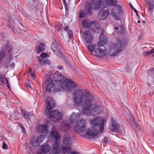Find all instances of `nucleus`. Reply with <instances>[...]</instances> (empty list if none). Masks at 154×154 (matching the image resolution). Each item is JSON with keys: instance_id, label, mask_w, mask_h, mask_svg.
Listing matches in <instances>:
<instances>
[{"instance_id": "f257e3e1", "label": "nucleus", "mask_w": 154, "mask_h": 154, "mask_svg": "<svg viewBox=\"0 0 154 154\" xmlns=\"http://www.w3.org/2000/svg\"><path fill=\"white\" fill-rule=\"evenodd\" d=\"M83 93L80 90L75 91L73 97V100L75 106H80L83 100H85L82 110L83 115H91L95 116L101 112L103 107L101 106H96L93 105L92 101L93 96L90 94L88 91L85 90Z\"/></svg>"}, {"instance_id": "f03ea898", "label": "nucleus", "mask_w": 154, "mask_h": 154, "mask_svg": "<svg viewBox=\"0 0 154 154\" xmlns=\"http://www.w3.org/2000/svg\"><path fill=\"white\" fill-rule=\"evenodd\" d=\"M45 102L47 105L45 110V115L51 121L54 122H58L63 117V113L62 111L58 110L50 111V110L53 108L55 105V103L51 97L46 98Z\"/></svg>"}, {"instance_id": "7ed1b4c3", "label": "nucleus", "mask_w": 154, "mask_h": 154, "mask_svg": "<svg viewBox=\"0 0 154 154\" xmlns=\"http://www.w3.org/2000/svg\"><path fill=\"white\" fill-rule=\"evenodd\" d=\"M103 1L101 0H95L92 3L88 2L86 3L85 11H81L80 13L79 17L82 18L86 14H90L92 13V8L95 10H100L103 7Z\"/></svg>"}, {"instance_id": "20e7f679", "label": "nucleus", "mask_w": 154, "mask_h": 154, "mask_svg": "<svg viewBox=\"0 0 154 154\" xmlns=\"http://www.w3.org/2000/svg\"><path fill=\"white\" fill-rule=\"evenodd\" d=\"M75 82L70 79H65L60 84L57 83L54 86V92L55 93L63 90H70L72 88L76 87Z\"/></svg>"}, {"instance_id": "39448f33", "label": "nucleus", "mask_w": 154, "mask_h": 154, "mask_svg": "<svg viewBox=\"0 0 154 154\" xmlns=\"http://www.w3.org/2000/svg\"><path fill=\"white\" fill-rule=\"evenodd\" d=\"M104 37L103 35H101L100 37V41L97 44V48L94 50V55L98 57H103L107 54V51L104 46V45L106 43V40L103 39Z\"/></svg>"}, {"instance_id": "423d86ee", "label": "nucleus", "mask_w": 154, "mask_h": 154, "mask_svg": "<svg viewBox=\"0 0 154 154\" xmlns=\"http://www.w3.org/2000/svg\"><path fill=\"white\" fill-rule=\"evenodd\" d=\"M51 135L54 139V142L52 146L51 154H57L60 151L59 149V140L60 138L59 133L55 128H53L51 132Z\"/></svg>"}, {"instance_id": "0eeeda50", "label": "nucleus", "mask_w": 154, "mask_h": 154, "mask_svg": "<svg viewBox=\"0 0 154 154\" xmlns=\"http://www.w3.org/2000/svg\"><path fill=\"white\" fill-rule=\"evenodd\" d=\"M86 122L85 119H81L77 121L74 130L78 134L83 135L86 132Z\"/></svg>"}, {"instance_id": "6e6552de", "label": "nucleus", "mask_w": 154, "mask_h": 154, "mask_svg": "<svg viewBox=\"0 0 154 154\" xmlns=\"http://www.w3.org/2000/svg\"><path fill=\"white\" fill-rule=\"evenodd\" d=\"M82 25L85 28L90 29L94 32L99 33L101 32L100 24L97 21L87 23L84 21L82 23Z\"/></svg>"}, {"instance_id": "1a4fd4ad", "label": "nucleus", "mask_w": 154, "mask_h": 154, "mask_svg": "<svg viewBox=\"0 0 154 154\" xmlns=\"http://www.w3.org/2000/svg\"><path fill=\"white\" fill-rule=\"evenodd\" d=\"M90 122L91 125L94 127L99 126V131L100 133L103 132L104 130V120L98 117L94 118L90 120Z\"/></svg>"}, {"instance_id": "9d476101", "label": "nucleus", "mask_w": 154, "mask_h": 154, "mask_svg": "<svg viewBox=\"0 0 154 154\" xmlns=\"http://www.w3.org/2000/svg\"><path fill=\"white\" fill-rule=\"evenodd\" d=\"M114 7V8L110 10V14L113 17H115L118 14L120 15L122 13L123 9L119 5H117Z\"/></svg>"}, {"instance_id": "9b49d317", "label": "nucleus", "mask_w": 154, "mask_h": 154, "mask_svg": "<svg viewBox=\"0 0 154 154\" xmlns=\"http://www.w3.org/2000/svg\"><path fill=\"white\" fill-rule=\"evenodd\" d=\"M60 44L57 43L55 41H53L52 44L51 45V48L53 52L56 54L57 56H62V53L60 50Z\"/></svg>"}, {"instance_id": "f8f14e48", "label": "nucleus", "mask_w": 154, "mask_h": 154, "mask_svg": "<svg viewBox=\"0 0 154 154\" xmlns=\"http://www.w3.org/2000/svg\"><path fill=\"white\" fill-rule=\"evenodd\" d=\"M117 0H104L103 7L107 8L110 6H115L117 5Z\"/></svg>"}, {"instance_id": "ddd939ff", "label": "nucleus", "mask_w": 154, "mask_h": 154, "mask_svg": "<svg viewBox=\"0 0 154 154\" xmlns=\"http://www.w3.org/2000/svg\"><path fill=\"white\" fill-rule=\"evenodd\" d=\"M79 112L75 113L72 112L70 116L69 120L71 123H73L75 121L77 122L78 120L81 117V112L80 111H79Z\"/></svg>"}, {"instance_id": "4468645a", "label": "nucleus", "mask_w": 154, "mask_h": 154, "mask_svg": "<svg viewBox=\"0 0 154 154\" xmlns=\"http://www.w3.org/2000/svg\"><path fill=\"white\" fill-rule=\"evenodd\" d=\"M44 139V137L42 135H39L36 138L35 137H33L32 140V145L33 146H38L40 144L42 140Z\"/></svg>"}, {"instance_id": "2eb2a0df", "label": "nucleus", "mask_w": 154, "mask_h": 154, "mask_svg": "<svg viewBox=\"0 0 154 154\" xmlns=\"http://www.w3.org/2000/svg\"><path fill=\"white\" fill-rule=\"evenodd\" d=\"M124 45L123 41L120 39H117V42L113 44L111 46L116 50L120 52L122 49V45Z\"/></svg>"}, {"instance_id": "dca6fc26", "label": "nucleus", "mask_w": 154, "mask_h": 154, "mask_svg": "<svg viewBox=\"0 0 154 154\" xmlns=\"http://www.w3.org/2000/svg\"><path fill=\"white\" fill-rule=\"evenodd\" d=\"M83 35L87 43H91L92 42L93 40V36L89 31H85L83 33Z\"/></svg>"}, {"instance_id": "f3484780", "label": "nucleus", "mask_w": 154, "mask_h": 154, "mask_svg": "<svg viewBox=\"0 0 154 154\" xmlns=\"http://www.w3.org/2000/svg\"><path fill=\"white\" fill-rule=\"evenodd\" d=\"M111 122H112V125L110 126L109 130L111 132H113L115 131H119L120 126L116 122L113 118H111Z\"/></svg>"}, {"instance_id": "a211bd4d", "label": "nucleus", "mask_w": 154, "mask_h": 154, "mask_svg": "<svg viewBox=\"0 0 154 154\" xmlns=\"http://www.w3.org/2000/svg\"><path fill=\"white\" fill-rule=\"evenodd\" d=\"M98 131L97 129L91 127L88 130V131L85 132V134L83 136L85 135H88L91 137H94L96 136L98 134Z\"/></svg>"}, {"instance_id": "6ab92c4d", "label": "nucleus", "mask_w": 154, "mask_h": 154, "mask_svg": "<svg viewBox=\"0 0 154 154\" xmlns=\"http://www.w3.org/2000/svg\"><path fill=\"white\" fill-rule=\"evenodd\" d=\"M109 14V11L108 10L106 11L103 10L101 11L97 15L98 19L100 20H103L108 17Z\"/></svg>"}, {"instance_id": "aec40b11", "label": "nucleus", "mask_w": 154, "mask_h": 154, "mask_svg": "<svg viewBox=\"0 0 154 154\" xmlns=\"http://www.w3.org/2000/svg\"><path fill=\"white\" fill-rule=\"evenodd\" d=\"M46 87L45 88L46 91L47 92H51L52 88L53 86V82L51 79L49 78L47 79L45 82Z\"/></svg>"}, {"instance_id": "412c9836", "label": "nucleus", "mask_w": 154, "mask_h": 154, "mask_svg": "<svg viewBox=\"0 0 154 154\" xmlns=\"http://www.w3.org/2000/svg\"><path fill=\"white\" fill-rule=\"evenodd\" d=\"M51 148L48 145L43 146L37 152L38 154H45L48 152Z\"/></svg>"}, {"instance_id": "4be33fe9", "label": "nucleus", "mask_w": 154, "mask_h": 154, "mask_svg": "<svg viewBox=\"0 0 154 154\" xmlns=\"http://www.w3.org/2000/svg\"><path fill=\"white\" fill-rule=\"evenodd\" d=\"M37 131L40 133H43L45 132L46 133H48L47 125L46 124L38 126L36 128Z\"/></svg>"}, {"instance_id": "5701e85b", "label": "nucleus", "mask_w": 154, "mask_h": 154, "mask_svg": "<svg viewBox=\"0 0 154 154\" xmlns=\"http://www.w3.org/2000/svg\"><path fill=\"white\" fill-rule=\"evenodd\" d=\"M54 79L55 82H60L64 79V76L60 73H55L54 75Z\"/></svg>"}, {"instance_id": "b1692460", "label": "nucleus", "mask_w": 154, "mask_h": 154, "mask_svg": "<svg viewBox=\"0 0 154 154\" xmlns=\"http://www.w3.org/2000/svg\"><path fill=\"white\" fill-rule=\"evenodd\" d=\"M71 137L69 135H66L63 140V143L66 145H70L71 144Z\"/></svg>"}, {"instance_id": "393cba45", "label": "nucleus", "mask_w": 154, "mask_h": 154, "mask_svg": "<svg viewBox=\"0 0 154 154\" xmlns=\"http://www.w3.org/2000/svg\"><path fill=\"white\" fill-rule=\"evenodd\" d=\"M5 81L6 84L7 85L8 87L9 88H10V86L9 84L8 81L7 79L6 78L5 76L2 75H0V82L2 83V85L5 84Z\"/></svg>"}, {"instance_id": "a878e982", "label": "nucleus", "mask_w": 154, "mask_h": 154, "mask_svg": "<svg viewBox=\"0 0 154 154\" xmlns=\"http://www.w3.org/2000/svg\"><path fill=\"white\" fill-rule=\"evenodd\" d=\"M61 149H59L60 147H59V149L60 150V151L59 152L57 153V154H59V153L62 151L64 153H68L71 150V149L70 147L62 146H61ZM50 154H51V152L50 153Z\"/></svg>"}, {"instance_id": "bb28decb", "label": "nucleus", "mask_w": 154, "mask_h": 154, "mask_svg": "<svg viewBox=\"0 0 154 154\" xmlns=\"http://www.w3.org/2000/svg\"><path fill=\"white\" fill-rule=\"evenodd\" d=\"M61 128L63 131L67 130L69 129L70 125L67 121H64L61 124Z\"/></svg>"}, {"instance_id": "cd10ccee", "label": "nucleus", "mask_w": 154, "mask_h": 154, "mask_svg": "<svg viewBox=\"0 0 154 154\" xmlns=\"http://www.w3.org/2000/svg\"><path fill=\"white\" fill-rule=\"evenodd\" d=\"M119 53L120 52L118 51L114 48L111 45L110 46L109 51V54L110 55L114 56Z\"/></svg>"}, {"instance_id": "c85d7f7f", "label": "nucleus", "mask_w": 154, "mask_h": 154, "mask_svg": "<svg viewBox=\"0 0 154 154\" xmlns=\"http://www.w3.org/2000/svg\"><path fill=\"white\" fill-rule=\"evenodd\" d=\"M64 29L65 31L67 32V33L69 35V38L70 39H71L73 38V35L72 31L71 30L68 29V26H65L64 28Z\"/></svg>"}, {"instance_id": "c756f323", "label": "nucleus", "mask_w": 154, "mask_h": 154, "mask_svg": "<svg viewBox=\"0 0 154 154\" xmlns=\"http://www.w3.org/2000/svg\"><path fill=\"white\" fill-rule=\"evenodd\" d=\"M21 113L23 116L24 117L26 120L29 121V115L28 112H26L25 111L22 110Z\"/></svg>"}, {"instance_id": "7c9ffc66", "label": "nucleus", "mask_w": 154, "mask_h": 154, "mask_svg": "<svg viewBox=\"0 0 154 154\" xmlns=\"http://www.w3.org/2000/svg\"><path fill=\"white\" fill-rule=\"evenodd\" d=\"M39 61L41 64H50L51 62L49 60H47L45 59H39Z\"/></svg>"}, {"instance_id": "2f4dec72", "label": "nucleus", "mask_w": 154, "mask_h": 154, "mask_svg": "<svg viewBox=\"0 0 154 154\" xmlns=\"http://www.w3.org/2000/svg\"><path fill=\"white\" fill-rule=\"evenodd\" d=\"M45 45L43 43H40V44L38 46L37 51L39 52L43 51L45 48Z\"/></svg>"}, {"instance_id": "473e14b6", "label": "nucleus", "mask_w": 154, "mask_h": 154, "mask_svg": "<svg viewBox=\"0 0 154 154\" xmlns=\"http://www.w3.org/2000/svg\"><path fill=\"white\" fill-rule=\"evenodd\" d=\"M95 46L93 45H90L87 47L88 49L91 51L92 54H94V50L95 48Z\"/></svg>"}, {"instance_id": "72a5a7b5", "label": "nucleus", "mask_w": 154, "mask_h": 154, "mask_svg": "<svg viewBox=\"0 0 154 154\" xmlns=\"http://www.w3.org/2000/svg\"><path fill=\"white\" fill-rule=\"evenodd\" d=\"M146 2L147 4L148 5L149 10L150 11H152V9L154 8V5L152 3L150 2L147 0H146Z\"/></svg>"}, {"instance_id": "f704fd0d", "label": "nucleus", "mask_w": 154, "mask_h": 154, "mask_svg": "<svg viewBox=\"0 0 154 154\" xmlns=\"http://www.w3.org/2000/svg\"><path fill=\"white\" fill-rule=\"evenodd\" d=\"M34 71L31 69H29L28 72L29 76L33 79H34Z\"/></svg>"}, {"instance_id": "c9c22d12", "label": "nucleus", "mask_w": 154, "mask_h": 154, "mask_svg": "<svg viewBox=\"0 0 154 154\" xmlns=\"http://www.w3.org/2000/svg\"><path fill=\"white\" fill-rule=\"evenodd\" d=\"M154 53V49L150 50L149 52L144 51L143 52V54L144 56L150 55Z\"/></svg>"}, {"instance_id": "e433bc0d", "label": "nucleus", "mask_w": 154, "mask_h": 154, "mask_svg": "<svg viewBox=\"0 0 154 154\" xmlns=\"http://www.w3.org/2000/svg\"><path fill=\"white\" fill-rule=\"evenodd\" d=\"M130 121L131 122L132 124L135 127L137 126V124L136 122L134 119V118L133 117H131V118L130 119Z\"/></svg>"}, {"instance_id": "4c0bfd02", "label": "nucleus", "mask_w": 154, "mask_h": 154, "mask_svg": "<svg viewBox=\"0 0 154 154\" xmlns=\"http://www.w3.org/2000/svg\"><path fill=\"white\" fill-rule=\"evenodd\" d=\"M129 5L130 6V7H131V9H132L134 10V11L135 12V13H136L137 16V17H139V15H138V14L137 13V10L135 8H134V7H133V5H132V4L131 3L129 2Z\"/></svg>"}, {"instance_id": "58836bf2", "label": "nucleus", "mask_w": 154, "mask_h": 154, "mask_svg": "<svg viewBox=\"0 0 154 154\" xmlns=\"http://www.w3.org/2000/svg\"><path fill=\"white\" fill-rule=\"evenodd\" d=\"M5 52L3 51L0 53V61L5 56Z\"/></svg>"}, {"instance_id": "ea45409f", "label": "nucleus", "mask_w": 154, "mask_h": 154, "mask_svg": "<svg viewBox=\"0 0 154 154\" xmlns=\"http://www.w3.org/2000/svg\"><path fill=\"white\" fill-rule=\"evenodd\" d=\"M2 148L4 149H7L8 148L5 142L2 143Z\"/></svg>"}, {"instance_id": "a19ab883", "label": "nucleus", "mask_w": 154, "mask_h": 154, "mask_svg": "<svg viewBox=\"0 0 154 154\" xmlns=\"http://www.w3.org/2000/svg\"><path fill=\"white\" fill-rule=\"evenodd\" d=\"M48 55L45 53H42L41 54V56L42 58H45Z\"/></svg>"}, {"instance_id": "79ce46f5", "label": "nucleus", "mask_w": 154, "mask_h": 154, "mask_svg": "<svg viewBox=\"0 0 154 154\" xmlns=\"http://www.w3.org/2000/svg\"><path fill=\"white\" fill-rule=\"evenodd\" d=\"M20 127L21 128V129H22V130L23 133L24 134L26 132V131L25 129L24 128V127L22 125H20Z\"/></svg>"}, {"instance_id": "37998d69", "label": "nucleus", "mask_w": 154, "mask_h": 154, "mask_svg": "<svg viewBox=\"0 0 154 154\" xmlns=\"http://www.w3.org/2000/svg\"><path fill=\"white\" fill-rule=\"evenodd\" d=\"M63 2L64 4V5L65 6V8H66L67 6H68L67 3L66 2V0H63Z\"/></svg>"}, {"instance_id": "c03bdc74", "label": "nucleus", "mask_w": 154, "mask_h": 154, "mask_svg": "<svg viewBox=\"0 0 154 154\" xmlns=\"http://www.w3.org/2000/svg\"><path fill=\"white\" fill-rule=\"evenodd\" d=\"M124 27L123 26H121V27H120L119 28V29L120 30V32H121L122 31H123L124 30Z\"/></svg>"}, {"instance_id": "a18cd8bd", "label": "nucleus", "mask_w": 154, "mask_h": 154, "mask_svg": "<svg viewBox=\"0 0 154 154\" xmlns=\"http://www.w3.org/2000/svg\"><path fill=\"white\" fill-rule=\"evenodd\" d=\"M108 139L106 137H105L104 138V142L105 143H107L108 142Z\"/></svg>"}, {"instance_id": "49530a36", "label": "nucleus", "mask_w": 154, "mask_h": 154, "mask_svg": "<svg viewBox=\"0 0 154 154\" xmlns=\"http://www.w3.org/2000/svg\"><path fill=\"white\" fill-rule=\"evenodd\" d=\"M25 85L27 87H29L31 89V87L30 85L28 83H27L26 82H25Z\"/></svg>"}, {"instance_id": "de8ad7c7", "label": "nucleus", "mask_w": 154, "mask_h": 154, "mask_svg": "<svg viewBox=\"0 0 154 154\" xmlns=\"http://www.w3.org/2000/svg\"><path fill=\"white\" fill-rule=\"evenodd\" d=\"M69 154H79V153L77 152H71Z\"/></svg>"}, {"instance_id": "09e8293b", "label": "nucleus", "mask_w": 154, "mask_h": 154, "mask_svg": "<svg viewBox=\"0 0 154 154\" xmlns=\"http://www.w3.org/2000/svg\"><path fill=\"white\" fill-rule=\"evenodd\" d=\"M57 68L59 69H63V66H58Z\"/></svg>"}, {"instance_id": "8fccbe9b", "label": "nucleus", "mask_w": 154, "mask_h": 154, "mask_svg": "<svg viewBox=\"0 0 154 154\" xmlns=\"http://www.w3.org/2000/svg\"><path fill=\"white\" fill-rule=\"evenodd\" d=\"M14 63H12L10 65V66L11 67H13L14 66Z\"/></svg>"}, {"instance_id": "3c124183", "label": "nucleus", "mask_w": 154, "mask_h": 154, "mask_svg": "<svg viewBox=\"0 0 154 154\" xmlns=\"http://www.w3.org/2000/svg\"><path fill=\"white\" fill-rule=\"evenodd\" d=\"M8 62H9V63H8L7 64V66H8V65L9 64V63H10V60H8Z\"/></svg>"}, {"instance_id": "603ef678", "label": "nucleus", "mask_w": 154, "mask_h": 154, "mask_svg": "<svg viewBox=\"0 0 154 154\" xmlns=\"http://www.w3.org/2000/svg\"><path fill=\"white\" fill-rule=\"evenodd\" d=\"M152 54H152V56L153 57H154V53H153Z\"/></svg>"}, {"instance_id": "864d4df0", "label": "nucleus", "mask_w": 154, "mask_h": 154, "mask_svg": "<svg viewBox=\"0 0 154 154\" xmlns=\"http://www.w3.org/2000/svg\"><path fill=\"white\" fill-rule=\"evenodd\" d=\"M119 29V28L118 27H116V30H117V29Z\"/></svg>"}, {"instance_id": "5fc2aeb1", "label": "nucleus", "mask_w": 154, "mask_h": 154, "mask_svg": "<svg viewBox=\"0 0 154 154\" xmlns=\"http://www.w3.org/2000/svg\"><path fill=\"white\" fill-rule=\"evenodd\" d=\"M137 22L138 23H140V20H138L137 21Z\"/></svg>"}]
</instances>
